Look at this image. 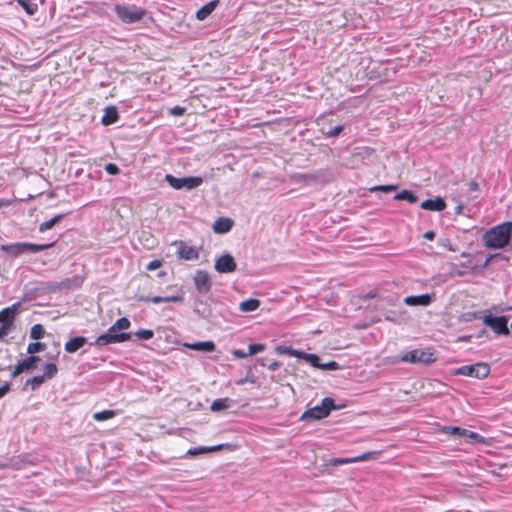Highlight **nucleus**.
<instances>
[{"mask_svg":"<svg viewBox=\"0 0 512 512\" xmlns=\"http://www.w3.org/2000/svg\"><path fill=\"white\" fill-rule=\"evenodd\" d=\"M512 222L498 224L483 234V242L486 248L502 249L511 241Z\"/></svg>","mask_w":512,"mask_h":512,"instance_id":"1","label":"nucleus"},{"mask_svg":"<svg viewBox=\"0 0 512 512\" xmlns=\"http://www.w3.org/2000/svg\"><path fill=\"white\" fill-rule=\"evenodd\" d=\"M114 12L117 17L125 24H133L141 21L146 15L147 11L136 5L129 4H116Z\"/></svg>","mask_w":512,"mask_h":512,"instance_id":"2","label":"nucleus"},{"mask_svg":"<svg viewBox=\"0 0 512 512\" xmlns=\"http://www.w3.org/2000/svg\"><path fill=\"white\" fill-rule=\"evenodd\" d=\"M54 242L47 244H35L28 242H17L2 246V250L7 252L10 256L18 257L25 253H38L51 248Z\"/></svg>","mask_w":512,"mask_h":512,"instance_id":"3","label":"nucleus"},{"mask_svg":"<svg viewBox=\"0 0 512 512\" xmlns=\"http://www.w3.org/2000/svg\"><path fill=\"white\" fill-rule=\"evenodd\" d=\"M335 402L330 397L322 399L319 405H316L310 409H307L300 417L303 421L308 420H321L326 418L332 410L337 409Z\"/></svg>","mask_w":512,"mask_h":512,"instance_id":"4","label":"nucleus"},{"mask_svg":"<svg viewBox=\"0 0 512 512\" xmlns=\"http://www.w3.org/2000/svg\"><path fill=\"white\" fill-rule=\"evenodd\" d=\"M165 181L176 190L186 189L192 190L203 184L204 180L199 176H189L183 178H177L171 174L165 175Z\"/></svg>","mask_w":512,"mask_h":512,"instance_id":"5","label":"nucleus"},{"mask_svg":"<svg viewBox=\"0 0 512 512\" xmlns=\"http://www.w3.org/2000/svg\"><path fill=\"white\" fill-rule=\"evenodd\" d=\"M400 360L406 363L430 365L436 361L434 353L430 350L414 349L404 353Z\"/></svg>","mask_w":512,"mask_h":512,"instance_id":"6","label":"nucleus"},{"mask_svg":"<svg viewBox=\"0 0 512 512\" xmlns=\"http://www.w3.org/2000/svg\"><path fill=\"white\" fill-rule=\"evenodd\" d=\"M490 373V367L485 363H475L472 365H463L459 367L455 374L468 376L476 379H484Z\"/></svg>","mask_w":512,"mask_h":512,"instance_id":"7","label":"nucleus"},{"mask_svg":"<svg viewBox=\"0 0 512 512\" xmlns=\"http://www.w3.org/2000/svg\"><path fill=\"white\" fill-rule=\"evenodd\" d=\"M483 323L490 327L498 335H509L508 317L492 316L491 314L483 317Z\"/></svg>","mask_w":512,"mask_h":512,"instance_id":"8","label":"nucleus"},{"mask_svg":"<svg viewBox=\"0 0 512 512\" xmlns=\"http://www.w3.org/2000/svg\"><path fill=\"white\" fill-rule=\"evenodd\" d=\"M130 333L122 332V333H104L96 338L93 345L96 346H105L112 343H122L130 340Z\"/></svg>","mask_w":512,"mask_h":512,"instance_id":"9","label":"nucleus"},{"mask_svg":"<svg viewBox=\"0 0 512 512\" xmlns=\"http://www.w3.org/2000/svg\"><path fill=\"white\" fill-rule=\"evenodd\" d=\"M173 245L177 246L176 255L181 260H197L199 258V251L196 247L189 246L184 241H175Z\"/></svg>","mask_w":512,"mask_h":512,"instance_id":"10","label":"nucleus"},{"mask_svg":"<svg viewBox=\"0 0 512 512\" xmlns=\"http://www.w3.org/2000/svg\"><path fill=\"white\" fill-rule=\"evenodd\" d=\"M193 280L195 288L200 294H207L212 288L211 277L204 270H197Z\"/></svg>","mask_w":512,"mask_h":512,"instance_id":"11","label":"nucleus"},{"mask_svg":"<svg viewBox=\"0 0 512 512\" xmlns=\"http://www.w3.org/2000/svg\"><path fill=\"white\" fill-rule=\"evenodd\" d=\"M214 267L219 273H232L236 270L237 265L230 254H224L216 259Z\"/></svg>","mask_w":512,"mask_h":512,"instance_id":"12","label":"nucleus"},{"mask_svg":"<svg viewBox=\"0 0 512 512\" xmlns=\"http://www.w3.org/2000/svg\"><path fill=\"white\" fill-rule=\"evenodd\" d=\"M21 304L16 302L0 311V323L8 328L12 327L15 316L19 312Z\"/></svg>","mask_w":512,"mask_h":512,"instance_id":"13","label":"nucleus"},{"mask_svg":"<svg viewBox=\"0 0 512 512\" xmlns=\"http://www.w3.org/2000/svg\"><path fill=\"white\" fill-rule=\"evenodd\" d=\"M435 298V294L410 295L403 299V303L408 306H429Z\"/></svg>","mask_w":512,"mask_h":512,"instance_id":"14","label":"nucleus"},{"mask_svg":"<svg viewBox=\"0 0 512 512\" xmlns=\"http://www.w3.org/2000/svg\"><path fill=\"white\" fill-rule=\"evenodd\" d=\"M40 361L39 356L36 355H30L24 360L20 361L14 368V371L12 372V377L15 378L19 374H21L24 371H28L31 369H34L36 366V363Z\"/></svg>","mask_w":512,"mask_h":512,"instance_id":"15","label":"nucleus"},{"mask_svg":"<svg viewBox=\"0 0 512 512\" xmlns=\"http://www.w3.org/2000/svg\"><path fill=\"white\" fill-rule=\"evenodd\" d=\"M378 455V452H366L361 455H358L356 457L352 458H336L331 460V463L335 466L337 465H343V464H349V463H355V462H363L367 461L369 459L375 458Z\"/></svg>","mask_w":512,"mask_h":512,"instance_id":"16","label":"nucleus"},{"mask_svg":"<svg viewBox=\"0 0 512 512\" xmlns=\"http://www.w3.org/2000/svg\"><path fill=\"white\" fill-rule=\"evenodd\" d=\"M225 446H226L225 444H218V445H215V446H198V447H193V448H190L186 452L185 456L186 457H196V456L203 455V454H206V453L216 452V451L222 450Z\"/></svg>","mask_w":512,"mask_h":512,"instance_id":"17","label":"nucleus"},{"mask_svg":"<svg viewBox=\"0 0 512 512\" xmlns=\"http://www.w3.org/2000/svg\"><path fill=\"white\" fill-rule=\"evenodd\" d=\"M420 207L424 210L441 212L446 208V202L441 197L435 199H427L420 204Z\"/></svg>","mask_w":512,"mask_h":512,"instance_id":"18","label":"nucleus"},{"mask_svg":"<svg viewBox=\"0 0 512 512\" xmlns=\"http://www.w3.org/2000/svg\"><path fill=\"white\" fill-rule=\"evenodd\" d=\"M184 347L191 349V350L202 351V352H214L216 349L215 343L211 340L193 342V343H184Z\"/></svg>","mask_w":512,"mask_h":512,"instance_id":"19","label":"nucleus"},{"mask_svg":"<svg viewBox=\"0 0 512 512\" xmlns=\"http://www.w3.org/2000/svg\"><path fill=\"white\" fill-rule=\"evenodd\" d=\"M87 343V338L84 336H76L71 338L65 343V351L68 353H75Z\"/></svg>","mask_w":512,"mask_h":512,"instance_id":"20","label":"nucleus"},{"mask_svg":"<svg viewBox=\"0 0 512 512\" xmlns=\"http://www.w3.org/2000/svg\"><path fill=\"white\" fill-rule=\"evenodd\" d=\"M408 319V315L406 310L399 309L395 311H388L385 314V320L392 322L394 324H401Z\"/></svg>","mask_w":512,"mask_h":512,"instance_id":"21","label":"nucleus"},{"mask_svg":"<svg viewBox=\"0 0 512 512\" xmlns=\"http://www.w3.org/2000/svg\"><path fill=\"white\" fill-rule=\"evenodd\" d=\"M233 221L230 218H218L213 224V230L216 233L224 234L232 229Z\"/></svg>","mask_w":512,"mask_h":512,"instance_id":"22","label":"nucleus"},{"mask_svg":"<svg viewBox=\"0 0 512 512\" xmlns=\"http://www.w3.org/2000/svg\"><path fill=\"white\" fill-rule=\"evenodd\" d=\"M219 0H212L203 5L197 12L196 18L200 21L205 20L218 6Z\"/></svg>","mask_w":512,"mask_h":512,"instance_id":"23","label":"nucleus"},{"mask_svg":"<svg viewBox=\"0 0 512 512\" xmlns=\"http://www.w3.org/2000/svg\"><path fill=\"white\" fill-rule=\"evenodd\" d=\"M118 111L116 107L110 106L105 109V114L102 117V123L104 125H111L118 120Z\"/></svg>","mask_w":512,"mask_h":512,"instance_id":"24","label":"nucleus"},{"mask_svg":"<svg viewBox=\"0 0 512 512\" xmlns=\"http://www.w3.org/2000/svg\"><path fill=\"white\" fill-rule=\"evenodd\" d=\"M260 306V301L258 299L250 298L244 300L240 303L239 309L242 312H253L258 309Z\"/></svg>","mask_w":512,"mask_h":512,"instance_id":"25","label":"nucleus"},{"mask_svg":"<svg viewBox=\"0 0 512 512\" xmlns=\"http://www.w3.org/2000/svg\"><path fill=\"white\" fill-rule=\"evenodd\" d=\"M231 402L232 400H230L229 398H219L212 402L210 409L213 412L223 411L230 407Z\"/></svg>","mask_w":512,"mask_h":512,"instance_id":"26","label":"nucleus"},{"mask_svg":"<svg viewBox=\"0 0 512 512\" xmlns=\"http://www.w3.org/2000/svg\"><path fill=\"white\" fill-rule=\"evenodd\" d=\"M17 3L24 9V11L32 16L36 14L38 11L37 3H34L32 0H16Z\"/></svg>","mask_w":512,"mask_h":512,"instance_id":"27","label":"nucleus"},{"mask_svg":"<svg viewBox=\"0 0 512 512\" xmlns=\"http://www.w3.org/2000/svg\"><path fill=\"white\" fill-rule=\"evenodd\" d=\"M395 200H405L411 204L416 203L418 198L417 196L410 190H402L401 192L395 194Z\"/></svg>","mask_w":512,"mask_h":512,"instance_id":"28","label":"nucleus"},{"mask_svg":"<svg viewBox=\"0 0 512 512\" xmlns=\"http://www.w3.org/2000/svg\"><path fill=\"white\" fill-rule=\"evenodd\" d=\"M63 218L62 214L55 215L48 221H45L39 225V231L45 232L47 230L52 229L61 219Z\"/></svg>","mask_w":512,"mask_h":512,"instance_id":"29","label":"nucleus"},{"mask_svg":"<svg viewBox=\"0 0 512 512\" xmlns=\"http://www.w3.org/2000/svg\"><path fill=\"white\" fill-rule=\"evenodd\" d=\"M115 415H116V411H114V410H103V411L95 412L93 414V419L95 421L100 422V421H105V420L111 419Z\"/></svg>","mask_w":512,"mask_h":512,"instance_id":"30","label":"nucleus"},{"mask_svg":"<svg viewBox=\"0 0 512 512\" xmlns=\"http://www.w3.org/2000/svg\"><path fill=\"white\" fill-rule=\"evenodd\" d=\"M45 335V329L41 324H35L30 329V337L34 340H39Z\"/></svg>","mask_w":512,"mask_h":512,"instance_id":"31","label":"nucleus"},{"mask_svg":"<svg viewBox=\"0 0 512 512\" xmlns=\"http://www.w3.org/2000/svg\"><path fill=\"white\" fill-rule=\"evenodd\" d=\"M58 372V367L55 363H47L45 366H44V373L42 374L45 379H52L53 377L56 376Z\"/></svg>","mask_w":512,"mask_h":512,"instance_id":"32","label":"nucleus"},{"mask_svg":"<svg viewBox=\"0 0 512 512\" xmlns=\"http://www.w3.org/2000/svg\"><path fill=\"white\" fill-rule=\"evenodd\" d=\"M46 348V344L42 342H32L28 344L27 353L30 355H35L36 353L44 351Z\"/></svg>","mask_w":512,"mask_h":512,"instance_id":"33","label":"nucleus"},{"mask_svg":"<svg viewBox=\"0 0 512 512\" xmlns=\"http://www.w3.org/2000/svg\"><path fill=\"white\" fill-rule=\"evenodd\" d=\"M130 327V321L126 317H121L112 325V330H126Z\"/></svg>","mask_w":512,"mask_h":512,"instance_id":"34","label":"nucleus"},{"mask_svg":"<svg viewBox=\"0 0 512 512\" xmlns=\"http://www.w3.org/2000/svg\"><path fill=\"white\" fill-rule=\"evenodd\" d=\"M304 361H306L308 364H310L314 368H319V366H321L320 358L316 354L307 353Z\"/></svg>","mask_w":512,"mask_h":512,"instance_id":"35","label":"nucleus"},{"mask_svg":"<svg viewBox=\"0 0 512 512\" xmlns=\"http://www.w3.org/2000/svg\"><path fill=\"white\" fill-rule=\"evenodd\" d=\"M46 381L43 375H37L27 381V385H31L32 389L35 390Z\"/></svg>","mask_w":512,"mask_h":512,"instance_id":"36","label":"nucleus"},{"mask_svg":"<svg viewBox=\"0 0 512 512\" xmlns=\"http://www.w3.org/2000/svg\"><path fill=\"white\" fill-rule=\"evenodd\" d=\"M135 336L140 340H150L154 336L153 330L140 329L135 333Z\"/></svg>","mask_w":512,"mask_h":512,"instance_id":"37","label":"nucleus"},{"mask_svg":"<svg viewBox=\"0 0 512 512\" xmlns=\"http://www.w3.org/2000/svg\"><path fill=\"white\" fill-rule=\"evenodd\" d=\"M397 188H398V186L394 185V184L378 185V186H374V187L370 188V191L371 192L382 191V192L388 193V192L396 190Z\"/></svg>","mask_w":512,"mask_h":512,"instance_id":"38","label":"nucleus"},{"mask_svg":"<svg viewBox=\"0 0 512 512\" xmlns=\"http://www.w3.org/2000/svg\"><path fill=\"white\" fill-rule=\"evenodd\" d=\"M457 435L462 437H468L476 441H480V439L482 438L478 433L463 428H461L460 433H458Z\"/></svg>","mask_w":512,"mask_h":512,"instance_id":"39","label":"nucleus"},{"mask_svg":"<svg viewBox=\"0 0 512 512\" xmlns=\"http://www.w3.org/2000/svg\"><path fill=\"white\" fill-rule=\"evenodd\" d=\"M265 349V345L262 343H254L248 346V354L250 356L255 355Z\"/></svg>","mask_w":512,"mask_h":512,"instance_id":"40","label":"nucleus"},{"mask_svg":"<svg viewBox=\"0 0 512 512\" xmlns=\"http://www.w3.org/2000/svg\"><path fill=\"white\" fill-rule=\"evenodd\" d=\"M340 365L336 361H329L327 363L322 364L319 366V369L324 371H335L338 370Z\"/></svg>","mask_w":512,"mask_h":512,"instance_id":"41","label":"nucleus"},{"mask_svg":"<svg viewBox=\"0 0 512 512\" xmlns=\"http://www.w3.org/2000/svg\"><path fill=\"white\" fill-rule=\"evenodd\" d=\"M140 300L143 302H152L154 304L164 303V297L162 296L141 297Z\"/></svg>","mask_w":512,"mask_h":512,"instance_id":"42","label":"nucleus"},{"mask_svg":"<svg viewBox=\"0 0 512 512\" xmlns=\"http://www.w3.org/2000/svg\"><path fill=\"white\" fill-rule=\"evenodd\" d=\"M105 171L110 175H117L120 172V169L116 164L108 163L105 165Z\"/></svg>","mask_w":512,"mask_h":512,"instance_id":"43","label":"nucleus"},{"mask_svg":"<svg viewBox=\"0 0 512 512\" xmlns=\"http://www.w3.org/2000/svg\"><path fill=\"white\" fill-rule=\"evenodd\" d=\"M186 112V108L182 106H174L169 109V113L173 116H182Z\"/></svg>","mask_w":512,"mask_h":512,"instance_id":"44","label":"nucleus"},{"mask_svg":"<svg viewBox=\"0 0 512 512\" xmlns=\"http://www.w3.org/2000/svg\"><path fill=\"white\" fill-rule=\"evenodd\" d=\"M493 258H500L502 260H508V257L503 255L502 253H495V254L489 255L486 258V260H485V262L483 264V267H487Z\"/></svg>","mask_w":512,"mask_h":512,"instance_id":"45","label":"nucleus"},{"mask_svg":"<svg viewBox=\"0 0 512 512\" xmlns=\"http://www.w3.org/2000/svg\"><path fill=\"white\" fill-rule=\"evenodd\" d=\"M293 349L294 348H292L290 346H282V345H280V346L276 347V352L278 354H286V355L291 356L292 352H293Z\"/></svg>","mask_w":512,"mask_h":512,"instance_id":"46","label":"nucleus"},{"mask_svg":"<svg viewBox=\"0 0 512 512\" xmlns=\"http://www.w3.org/2000/svg\"><path fill=\"white\" fill-rule=\"evenodd\" d=\"M343 131V126L342 125H337L333 128H331L328 132H327V136L328 137H336L338 136L341 132Z\"/></svg>","mask_w":512,"mask_h":512,"instance_id":"47","label":"nucleus"},{"mask_svg":"<svg viewBox=\"0 0 512 512\" xmlns=\"http://www.w3.org/2000/svg\"><path fill=\"white\" fill-rule=\"evenodd\" d=\"M161 265H162V261H161V260L154 259V260L150 261V262L147 264L146 269H147L148 271H153V270L158 269Z\"/></svg>","mask_w":512,"mask_h":512,"instance_id":"48","label":"nucleus"},{"mask_svg":"<svg viewBox=\"0 0 512 512\" xmlns=\"http://www.w3.org/2000/svg\"><path fill=\"white\" fill-rule=\"evenodd\" d=\"M184 298L183 296L177 294V295H170V296H164V303L169 302H183Z\"/></svg>","mask_w":512,"mask_h":512,"instance_id":"49","label":"nucleus"},{"mask_svg":"<svg viewBox=\"0 0 512 512\" xmlns=\"http://www.w3.org/2000/svg\"><path fill=\"white\" fill-rule=\"evenodd\" d=\"M233 356L238 359H244L249 357L250 355L248 354V351L237 349L233 351Z\"/></svg>","mask_w":512,"mask_h":512,"instance_id":"50","label":"nucleus"},{"mask_svg":"<svg viewBox=\"0 0 512 512\" xmlns=\"http://www.w3.org/2000/svg\"><path fill=\"white\" fill-rule=\"evenodd\" d=\"M11 389V385L9 383H5L0 387V399L3 398Z\"/></svg>","mask_w":512,"mask_h":512,"instance_id":"51","label":"nucleus"},{"mask_svg":"<svg viewBox=\"0 0 512 512\" xmlns=\"http://www.w3.org/2000/svg\"><path fill=\"white\" fill-rule=\"evenodd\" d=\"M306 352L304 351H301V350H297V349H293V352H292V355L293 357H296L298 359H305V356H306Z\"/></svg>","mask_w":512,"mask_h":512,"instance_id":"52","label":"nucleus"},{"mask_svg":"<svg viewBox=\"0 0 512 512\" xmlns=\"http://www.w3.org/2000/svg\"><path fill=\"white\" fill-rule=\"evenodd\" d=\"M13 204V199H0V209L3 207H9Z\"/></svg>","mask_w":512,"mask_h":512,"instance_id":"53","label":"nucleus"},{"mask_svg":"<svg viewBox=\"0 0 512 512\" xmlns=\"http://www.w3.org/2000/svg\"><path fill=\"white\" fill-rule=\"evenodd\" d=\"M11 328H8L4 325L0 326V340L4 338L10 331Z\"/></svg>","mask_w":512,"mask_h":512,"instance_id":"54","label":"nucleus"},{"mask_svg":"<svg viewBox=\"0 0 512 512\" xmlns=\"http://www.w3.org/2000/svg\"><path fill=\"white\" fill-rule=\"evenodd\" d=\"M447 432L453 435H457L460 433L461 428L456 426L447 427Z\"/></svg>","mask_w":512,"mask_h":512,"instance_id":"55","label":"nucleus"},{"mask_svg":"<svg viewBox=\"0 0 512 512\" xmlns=\"http://www.w3.org/2000/svg\"><path fill=\"white\" fill-rule=\"evenodd\" d=\"M300 178L304 180H316L318 177L316 174H302Z\"/></svg>","mask_w":512,"mask_h":512,"instance_id":"56","label":"nucleus"},{"mask_svg":"<svg viewBox=\"0 0 512 512\" xmlns=\"http://www.w3.org/2000/svg\"><path fill=\"white\" fill-rule=\"evenodd\" d=\"M280 367V363L278 361H272L269 365H268V369L270 371H276L278 368Z\"/></svg>","mask_w":512,"mask_h":512,"instance_id":"57","label":"nucleus"},{"mask_svg":"<svg viewBox=\"0 0 512 512\" xmlns=\"http://www.w3.org/2000/svg\"><path fill=\"white\" fill-rule=\"evenodd\" d=\"M424 238L427 240H433L435 238V232L432 230L425 232Z\"/></svg>","mask_w":512,"mask_h":512,"instance_id":"58","label":"nucleus"},{"mask_svg":"<svg viewBox=\"0 0 512 512\" xmlns=\"http://www.w3.org/2000/svg\"><path fill=\"white\" fill-rule=\"evenodd\" d=\"M468 186H469V189L472 191L478 190V187H479L478 183L475 181L469 182Z\"/></svg>","mask_w":512,"mask_h":512,"instance_id":"59","label":"nucleus"},{"mask_svg":"<svg viewBox=\"0 0 512 512\" xmlns=\"http://www.w3.org/2000/svg\"><path fill=\"white\" fill-rule=\"evenodd\" d=\"M117 330H112V326L108 329V333H116Z\"/></svg>","mask_w":512,"mask_h":512,"instance_id":"60","label":"nucleus"},{"mask_svg":"<svg viewBox=\"0 0 512 512\" xmlns=\"http://www.w3.org/2000/svg\"><path fill=\"white\" fill-rule=\"evenodd\" d=\"M461 210H462V207H461V206H458V207L456 208V212H457V213H460V212H461Z\"/></svg>","mask_w":512,"mask_h":512,"instance_id":"61","label":"nucleus"}]
</instances>
